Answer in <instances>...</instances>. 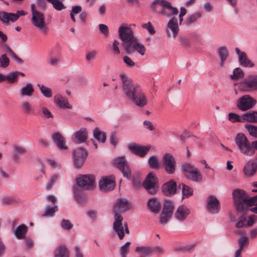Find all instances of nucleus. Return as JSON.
<instances>
[{
  "mask_svg": "<svg viewBox=\"0 0 257 257\" xmlns=\"http://www.w3.org/2000/svg\"><path fill=\"white\" fill-rule=\"evenodd\" d=\"M118 34L126 53L131 54L137 51L141 56L145 55L146 49L144 45L139 42L133 30L128 25L122 24L118 29Z\"/></svg>",
  "mask_w": 257,
  "mask_h": 257,
  "instance_id": "1",
  "label": "nucleus"
},
{
  "mask_svg": "<svg viewBox=\"0 0 257 257\" xmlns=\"http://www.w3.org/2000/svg\"><path fill=\"white\" fill-rule=\"evenodd\" d=\"M151 9L154 12L168 17L172 16L175 17L178 13L176 8L165 0H155L151 4Z\"/></svg>",
  "mask_w": 257,
  "mask_h": 257,
  "instance_id": "2",
  "label": "nucleus"
},
{
  "mask_svg": "<svg viewBox=\"0 0 257 257\" xmlns=\"http://www.w3.org/2000/svg\"><path fill=\"white\" fill-rule=\"evenodd\" d=\"M31 8L32 10V24L42 35H47L50 29L48 24L45 22L44 14L36 9L34 4H32Z\"/></svg>",
  "mask_w": 257,
  "mask_h": 257,
  "instance_id": "3",
  "label": "nucleus"
},
{
  "mask_svg": "<svg viewBox=\"0 0 257 257\" xmlns=\"http://www.w3.org/2000/svg\"><path fill=\"white\" fill-rule=\"evenodd\" d=\"M119 77L122 90L126 98L129 100L141 87L134 83L132 79L124 73L120 74Z\"/></svg>",
  "mask_w": 257,
  "mask_h": 257,
  "instance_id": "4",
  "label": "nucleus"
},
{
  "mask_svg": "<svg viewBox=\"0 0 257 257\" xmlns=\"http://www.w3.org/2000/svg\"><path fill=\"white\" fill-rule=\"evenodd\" d=\"M114 222L112 224L113 229L116 233L119 239L124 238L125 234L130 233L127 222L123 223V217L118 213H115Z\"/></svg>",
  "mask_w": 257,
  "mask_h": 257,
  "instance_id": "5",
  "label": "nucleus"
},
{
  "mask_svg": "<svg viewBox=\"0 0 257 257\" xmlns=\"http://www.w3.org/2000/svg\"><path fill=\"white\" fill-rule=\"evenodd\" d=\"M182 171L184 176L190 180L199 182L202 180V176L198 169L190 163H185L182 165Z\"/></svg>",
  "mask_w": 257,
  "mask_h": 257,
  "instance_id": "6",
  "label": "nucleus"
},
{
  "mask_svg": "<svg viewBox=\"0 0 257 257\" xmlns=\"http://www.w3.org/2000/svg\"><path fill=\"white\" fill-rule=\"evenodd\" d=\"M234 203L236 209L238 211H242L246 209L247 195L243 190L235 189L232 192Z\"/></svg>",
  "mask_w": 257,
  "mask_h": 257,
  "instance_id": "7",
  "label": "nucleus"
},
{
  "mask_svg": "<svg viewBox=\"0 0 257 257\" xmlns=\"http://www.w3.org/2000/svg\"><path fill=\"white\" fill-rule=\"evenodd\" d=\"M238 89L242 91H251L257 90V75L247 76L242 81L236 84Z\"/></svg>",
  "mask_w": 257,
  "mask_h": 257,
  "instance_id": "8",
  "label": "nucleus"
},
{
  "mask_svg": "<svg viewBox=\"0 0 257 257\" xmlns=\"http://www.w3.org/2000/svg\"><path fill=\"white\" fill-rule=\"evenodd\" d=\"M76 183L84 190H91L95 186V177L92 175H81L76 178Z\"/></svg>",
  "mask_w": 257,
  "mask_h": 257,
  "instance_id": "9",
  "label": "nucleus"
},
{
  "mask_svg": "<svg viewBox=\"0 0 257 257\" xmlns=\"http://www.w3.org/2000/svg\"><path fill=\"white\" fill-rule=\"evenodd\" d=\"M72 156L75 167L80 169L83 165L87 157L88 152L84 148H79L73 151Z\"/></svg>",
  "mask_w": 257,
  "mask_h": 257,
  "instance_id": "10",
  "label": "nucleus"
},
{
  "mask_svg": "<svg viewBox=\"0 0 257 257\" xmlns=\"http://www.w3.org/2000/svg\"><path fill=\"white\" fill-rule=\"evenodd\" d=\"M256 103V100L249 95H244L237 100L236 105L239 109L246 111L252 108Z\"/></svg>",
  "mask_w": 257,
  "mask_h": 257,
  "instance_id": "11",
  "label": "nucleus"
},
{
  "mask_svg": "<svg viewBox=\"0 0 257 257\" xmlns=\"http://www.w3.org/2000/svg\"><path fill=\"white\" fill-rule=\"evenodd\" d=\"M157 179L155 177V174L151 172L147 176L143 182V185L144 187L147 190L148 192L154 194L158 190Z\"/></svg>",
  "mask_w": 257,
  "mask_h": 257,
  "instance_id": "12",
  "label": "nucleus"
},
{
  "mask_svg": "<svg viewBox=\"0 0 257 257\" xmlns=\"http://www.w3.org/2000/svg\"><path fill=\"white\" fill-rule=\"evenodd\" d=\"M163 165L168 174H172L176 170V161L174 157L169 153L164 155L162 159Z\"/></svg>",
  "mask_w": 257,
  "mask_h": 257,
  "instance_id": "13",
  "label": "nucleus"
},
{
  "mask_svg": "<svg viewBox=\"0 0 257 257\" xmlns=\"http://www.w3.org/2000/svg\"><path fill=\"white\" fill-rule=\"evenodd\" d=\"M27 15L24 11H18L17 13H7L6 12H0V21L4 24H8L9 22H15L20 17V16H25Z\"/></svg>",
  "mask_w": 257,
  "mask_h": 257,
  "instance_id": "14",
  "label": "nucleus"
},
{
  "mask_svg": "<svg viewBox=\"0 0 257 257\" xmlns=\"http://www.w3.org/2000/svg\"><path fill=\"white\" fill-rule=\"evenodd\" d=\"M115 186V179L113 176H105L100 178L99 181V187L103 192L113 190Z\"/></svg>",
  "mask_w": 257,
  "mask_h": 257,
  "instance_id": "15",
  "label": "nucleus"
},
{
  "mask_svg": "<svg viewBox=\"0 0 257 257\" xmlns=\"http://www.w3.org/2000/svg\"><path fill=\"white\" fill-rule=\"evenodd\" d=\"M179 23L175 17H173L168 22L166 27V34L168 37L175 38L179 32Z\"/></svg>",
  "mask_w": 257,
  "mask_h": 257,
  "instance_id": "16",
  "label": "nucleus"
},
{
  "mask_svg": "<svg viewBox=\"0 0 257 257\" xmlns=\"http://www.w3.org/2000/svg\"><path fill=\"white\" fill-rule=\"evenodd\" d=\"M127 148L130 151L136 155L144 157L147 154L148 151L151 149V146H144L134 143L128 144Z\"/></svg>",
  "mask_w": 257,
  "mask_h": 257,
  "instance_id": "17",
  "label": "nucleus"
},
{
  "mask_svg": "<svg viewBox=\"0 0 257 257\" xmlns=\"http://www.w3.org/2000/svg\"><path fill=\"white\" fill-rule=\"evenodd\" d=\"M114 164L127 179L131 177V172L128 163L123 157H118L114 160Z\"/></svg>",
  "mask_w": 257,
  "mask_h": 257,
  "instance_id": "18",
  "label": "nucleus"
},
{
  "mask_svg": "<svg viewBox=\"0 0 257 257\" xmlns=\"http://www.w3.org/2000/svg\"><path fill=\"white\" fill-rule=\"evenodd\" d=\"M207 210L211 213H218L220 209V202L217 198L213 195L208 197L206 200Z\"/></svg>",
  "mask_w": 257,
  "mask_h": 257,
  "instance_id": "19",
  "label": "nucleus"
},
{
  "mask_svg": "<svg viewBox=\"0 0 257 257\" xmlns=\"http://www.w3.org/2000/svg\"><path fill=\"white\" fill-rule=\"evenodd\" d=\"M129 100L132 101L137 106L140 107H144L147 104V97L141 87Z\"/></svg>",
  "mask_w": 257,
  "mask_h": 257,
  "instance_id": "20",
  "label": "nucleus"
},
{
  "mask_svg": "<svg viewBox=\"0 0 257 257\" xmlns=\"http://www.w3.org/2000/svg\"><path fill=\"white\" fill-rule=\"evenodd\" d=\"M242 172L244 176L246 177H251L254 176L257 172V167L255 164V160L251 159L245 162Z\"/></svg>",
  "mask_w": 257,
  "mask_h": 257,
  "instance_id": "21",
  "label": "nucleus"
},
{
  "mask_svg": "<svg viewBox=\"0 0 257 257\" xmlns=\"http://www.w3.org/2000/svg\"><path fill=\"white\" fill-rule=\"evenodd\" d=\"M162 190L164 194L166 196L175 194L177 190L176 182L173 180H170L163 185Z\"/></svg>",
  "mask_w": 257,
  "mask_h": 257,
  "instance_id": "22",
  "label": "nucleus"
},
{
  "mask_svg": "<svg viewBox=\"0 0 257 257\" xmlns=\"http://www.w3.org/2000/svg\"><path fill=\"white\" fill-rule=\"evenodd\" d=\"M190 213V211L189 208L185 205H182L178 207L174 214V216L177 220L182 222L186 220Z\"/></svg>",
  "mask_w": 257,
  "mask_h": 257,
  "instance_id": "23",
  "label": "nucleus"
},
{
  "mask_svg": "<svg viewBox=\"0 0 257 257\" xmlns=\"http://www.w3.org/2000/svg\"><path fill=\"white\" fill-rule=\"evenodd\" d=\"M131 208V205L126 199H118L116 203L113 207V212L115 213H118V212H124L129 210Z\"/></svg>",
  "mask_w": 257,
  "mask_h": 257,
  "instance_id": "24",
  "label": "nucleus"
},
{
  "mask_svg": "<svg viewBox=\"0 0 257 257\" xmlns=\"http://www.w3.org/2000/svg\"><path fill=\"white\" fill-rule=\"evenodd\" d=\"M88 138V134L86 128H81L79 131L75 132L72 140L73 142L79 144L85 142Z\"/></svg>",
  "mask_w": 257,
  "mask_h": 257,
  "instance_id": "25",
  "label": "nucleus"
},
{
  "mask_svg": "<svg viewBox=\"0 0 257 257\" xmlns=\"http://www.w3.org/2000/svg\"><path fill=\"white\" fill-rule=\"evenodd\" d=\"M54 101L55 104L61 108L71 109L72 108V105L69 104L68 99L59 94L54 96Z\"/></svg>",
  "mask_w": 257,
  "mask_h": 257,
  "instance_id": "26",
  "label": "nucleus"
},
{
  "mask_svg": "<svg viewBox=\"0 0 257 257\" xmlns=\"http://www.w3.org/2000/svg\"><path fill=\"white\" fill-rule=\"evenodd\" d=\"M235 52L238 56L239 62L241 65L248 67H252L254 66V64L247 58L244 52L240 51L238 48H235Z\"/></svg>",
  "mask_w": 257,
  "mask_h": 257,
  "instance_id": "27",
  "label": "nucleus"
},
{
  "mask_svg": "<svg viewBox=\"0 0 257 257\" xmlns=\"http://www.w3.org/2000/svg\"><path fill=\"white\" fill-rule=\"evenodd\" d=\"M52 138L56 145L60 150H64L68 149V147L66 145V141L61 134L55 133L52 135Z\"/></svg>",
  "mask_w": 257,
  "mask_h": 257,
  "instance_id": "28",
  "label": "nucleus"
},
{
  "mask_svg": "<svg viewBox=\"0 0 257 257\" xmlns=\"http://www.w3.org/2000/svg\"><path fill=\"white\" fill-rule=\"evenodd\" d=\"M28 230V226L24 224H22L17 226L13 232L17 238L22 239L25 237Z\"/></svg>",
  "mask_w": 257,
  "mask_h": 257,
  "instance_id": "29",
  "label": "nucleus"
},
{
  "mask_svg": "<svg viewBox=\"0 0 257 257\" xmlns=\"http://www.w3.org/2000/svg\"><path fill=\"white\" fill-rule=\"evenodd\" d=\"M34 92V88L33 84L31 83H27L25 86L19 89V94L21 97H31L33 95Z\"/></svg>",
  "mask_w": 257,
  "mask_h": 257,
  "instance_id": "30",
  "label": "nucleus"
},
{
  "mask_svg": "<svg viewBox=\"0 0 257 257\" xmlns=\"http://www.w3.org/2000/svg\"><path fill=\"white\" fill-rule=\"evenodd\" d=\"M20 108L25 114H30L34 112V108L30 101L28 100H23L20 104Z\"/></svg>",
  "mask_w": 257,
  "mask_h": 257,
  "instance_id": "31",
  "label": "nucleus"
},
{
  "mask_svg": "<svg viewBox=\"0 0 257 257\" xmlns=\"http://www.w3.org/2000/svg\"><path fill=\"white\" fill-rule=\"evenodd\" d=\"M135 251L140 255V257H148L153 254L152 247L151 246H137Z\"/></svg>",
  "mask_w": 257,
  "mask_h": 257,
  "instance_id": "32",
  "label": "nucleus"
},
{
  "mask_svg": "<svg viewBox=\"0 0 257 257\" xmlns=\"http://www.w3.org/2000/svg\"><path fill=\"white\" fill-rule=\"evenodd\" d=\"M217 51L220 59V62L219 63L220 66L223 67L224 62L226 61L228 56V50L226 47L221 46L218 48Z\"/></svg>",
  "mask_w": 257,
  "mask_h": 257,
  "instance_id": "33",
  "label": "nucleus"
},
{
  "mask_svg": "<svg viewBox=\"0 0 257 257\" xmlns=\"http://www.w3.org/2000/svg\"><path fill=\"white\" fill-rule=\"evenodd\" d=\"M69 251L65 246H60L55 250L54 257H69Z\"/></svg>",
  "mask_w": 257,
  "mask_h": 257,
  "instance_id": "34",
  "label": "nucleus"
},
{
  "mask_svg": "<svg viewBox=\"0 0 257 257\" xmlns=\"http://www.w3.org/2000/svg\"><path fill=\"white\" fill-rule=\"evenodd\" d=\"M148 207L154 213L159 212L161 208V204L156 199H151L148 202Z\"/></svg>",
  "mask_w": 257,
  "mask_h": 257,
  "instance_id": "35",
  "label": "nucleus"
},
{
  "mask_svg": "<svg viewBox=\"0 0 257 257\" xmlns=\"http://www.w3.org/2000/svg\"><path fill=\"white\" fill-rule=\"evenodd\" d=\"M27 152L26 149L24 147L20 146H16L14 147V152L13 154V158L15 162H18L19 160V156L24 155Z\"/></svg>",
  "mask_w": 257,
  "mask_h": 257,
  "instance_id": "36",
  "label": "nucleus"
},
{
  "mask_svg": "<svg viewBox=\"0 0 257 257\" xmlns=\"http://www.w3.org/2000/svg\"><path fill=\"white\" fill-rule=\"evenodd\" d=\"M244 122H257V111L247 112L243 114Z\"/></svg>",
  "mask_w": 257,
  "mask_h": 257,
  "instance_id": "37",
  "label": "nucleus"
},
{
  "mask_svg": "<svg viewBox=\"0 0 257 257\" xmlns=\"http://www.w3.org/2000/svg\"><path fill=\"white\" fill-rule=\"evenodd\" d=\"M93 136L94 138L99 142L104 143L106 141L105 134L101 132L98 128L96 127L93 131Z\"/></svg>",
  "mask_w": 257,
  "mask_h": 257,
  "instance_id": "38",
  "label": "nucleus"
},
{
  "mask_svg": "<svg viewBox=\"0 0 257 257\" xmlns=\"http://www.w3.org/2000/svg\"><path fill=\"white\" fill-rule=\"evenodd\" d=\"M246 203V208L248 206H254V207L250 209V211L253 213H257V195L248 198Z\"/></svg>",
  "mask_w": 257,
  "mask_h": 257,
  "instance_id": "39",
  "label": "nucleus"
},
{
  "mask_svg": "<svg viewBox=\"0 0 257 257\" xmlns=\"http://www.w3.org/2000/svg\"><path fill=\"white\" fill-rule=\"evenodd\" d=\"M37 86L44 96L47 98H50L52 96V92L50 88L40 84H38Z\"/></svg>",
  "mask_w": 257,
  "mask_h": 257,
  "instance_id": "40",
  "label": "nucleus"
},
{
  "mask_svg": "<svg viewBox=\"0 0 257 257\" xmlns=\"http://www.w3.org/2000/svg\"><path fill=\"white\" fill-rule=\"evenodd\" d=\"M148 163L150 166L153 169H158L160 166L158 158L155 156H151L149 158Z\"/></svg>",
  "mask_w": 257,
  "mask_h": 257,
  "instance_id": "41",
  "label": "nucleus"
},
{
  "mask_svg": "<svg viewBox=\"0 0 257 257\" xmlns=\"http://www.w3.org/2000/svg\"><path fill=\"white\" fill-rule=\"evenodd\" d=\"M248 242L249 240L247 237L242 235L238 240L239 247L237 250L242 251L243 249L247 246Z\"/></svg>",
  "mask_w": 257,
  "mask_h": 257,
  "instance_id": "42",
  "label": "nucleus"
},
{
  "mask_svg": "<svg viewBox=\"0 0 257 257\" xmlns=\"http://www.w3.org/2000/svg\"><path fill=\"white\" fill-rule=\"evenodd\" d=\"M174 209V203L169 200H166L164 202L162 211L172 215Z\"/></svg>",
  "mask_w": 257,
  "mask_h": 257,
  "instance_id": "43",
  "label": "nucleus"
},
{
  "mask_svg": "<svg viewBox=\"0 0 257 257\" xmlns=\"http://www.w3.org/2000/svg\"><path fill=\"white\" fill-rule=\"evenodd\" d=\"M19 201L15 197H4L1 199V203L4 205H10L17 204Z\"/></svg>",
  "mask_w": 257,
  "mask_h": 257,
  "instance_id": "44",
  "label": "nucleus"
},
{
  "mask_svg": "<svg viewBox=\"0 0 257 257\" xmlns=\"http://www.w3.org/2000/svg\"><path fill=\"white\" fill-rule=\"evenodd\" d=\"M228 119L232 122H244L243 114L241 115H239L236 113L232 112L229 113L228 114Z\"/></svg>",
  "mask_w": 257,
  "mask_h": 257,
  "instance_id": "45",
  "label": "nucleus"
},
{
  "mask_svg": "<svg viewBox=\"0 0 257 257\" xmlns=\"http://www.w3.org/2000/svg\"><path fill=\"white\" fill-rule=\"evenodd\" d=\"M18 75V73L14 71L11 72L7 75H5L6 80L9 83H14L17 81Z\"/></svg>",
  "mask_w": 257,
  "mask_h": 257,
  "instance_id": "46",
  "label": "nucleus"
},
{
  "mask_svg": "<svg viewBox=\"0 0 257 257\" xmlns=\"http://www.w3.org/2000/svg\"><path fill=\"white\" fill-rule=\"evenodd\" d=\"M244 77L243 71L239 68H236L233 70V74L230 75L232 80H237Z\"/></svg>",
  "mask_w": 257,
  "mask_h": 257,
  "instance_id": "47",
  "label": "nucleus"
},
{
  "mask_svg": "<svg viewBox=\"0 0 257 257\" xmlns=\"http://www.w3.org/2000/svg\"><path fill=\"white\" fill-rule=\"evenodd\" d=\"M130 244L131 242L127 241L121 246L120 254L121 257H127L126 255L129 252Z\"/></svg>",
  "mask_w": 257,
  "mask_h": 257,
  "instance_id": "48",
  "label": "nucleus"
},
{
  "mask_svg": "<svg viewBox=\"0 0 257 257\" xmlns=\"http://www.w3.org/2000/svg\"><path fill=\"white\" fill-rule=\"evenodd\" d=\"M10 64V59L7 55L4 54L0 57V67L5 68Z\"/></svg>",
  "mask_w": 257,
  "mask_h": 257,
  "instance_id": "49",
  "label": "nucleus"
},
{
  "mask_svg": "<svg viewBox=\"0 0 257 257\" xmlns=\"http://www.w3.org/2000/svg\"><path fill=\"white\" fill-rule=\"evenodd\" d=\"M48 2L51 3L55 9L58 11H61L65 8L63 3L58 0H47Z\"/></svg>",
  "mask_w": 257,
  "mask_h": 257,
  "instance_id": "50",
  "label": "nucleus"
},
{
  "mask_svg": "<svg viewBox=\"0 0 257 257\" xmlns=\"http://www.w3.org/2000/svg\"><path fill=\"white\" fill-rule=\"evenodd\" d=\"M193 189L187 186L182 184V194L184 197H188L193 194Z\"/></svg>",
  "mask_w": 257,
  "mask_h": 257,
  "instance_id": "51",
  "label": "nucleus"
},
{
  "mask_svg": "<svg viewBox=\"0 0 257 257\" xmlns=\"http://www.w3.org/2000/svg\"><path fill=\"white\" fill-rule=\"evenodd\" d=\"M246 218L244 216H240L237 220L235 227L238 228L246 227Z\"/></svg>",
  "mask_w": 257,
  "mask_h": 257,
  "instance_id": "52",
  "label": "nucleus"
},
{
  "mask_svg": "<svg viewBox=\"0 0 257 257\" xmlns=\"http://www.w3.org/2000/svg\"><path fill=\"white\" fill-rule=\"evenodd\" d=\"M58 210L57 206L47 208L43 214V216H52L54 213Z\"/></svg>",
  "mask_w": 257,
  "mask_h": 257,
  "instance_id": "53",
  "label": "nucleus"
},
{
  "mask_svg": "<svg viewBox=\"0 0 257 257\" xmlns=\"http://www.w3.org/2000/svg\"><path fill=\"white\" fill-rule=\"evenodd\" d=\"M201 15L199 13H196L190 16L186 21V24L188 26L195 23L200 17Z\"/></svg>",
  "mask_w": 257,
  "mask_h": 257,
  "instance_id": "54",
  "label": "nucleus"
},
{
  "mask_svg": "<svg viewBox=\"0 0 257 257\" xmlns=\"http://www.w3.org/2000/svg\"><path fill=\"white\" fill-rule=\"evenodd\" d=\"M172 215L162 211L161 214L160 222L162 224H165L171 217Z\"/></svg>",
  "mask_w": 257,
  "mask_h": 257,
  "instance_id": "55",
  "label": "nucleus"
},
{
  "mask_svg": "<svg viewBox=\"0 0 257 257\" xmlns=\"http://www.w3.org/2000/svg\"><path fill=\"white\" fill-rule=\"evenodd\" d=\"M25 248L27 251H29L34 246V242L33 239L29 237L25 239Z\"/></svg>",
  "mask_w": 257,
  "mask_h": 257,
  "instance_id": "56",
  "label": "nucleus"
},
{
  "mask_svg": "<svg viewBox=\"0 0 257 257\" xmlns=\"http://www.w3.org/2000/svg\"><path fill=\"white\" fill-rule=\"evenodd\" d=\"M142 27L144 29L147 30L148 32L151 35L155 34L156 32L154 28L150 22L147 23L142 24Z\"/></svg>",
  "mask_w": 257,
  "mask_h": 257,
  "instance_id": "57",
  "label": "nucleus"
},
{
  "mask_svg": "<svg viewBox=\"0 0 257 257\" xmlns=\"http://www.w3.org/2000/svg\"><path fill=\"white\" fill-rule=\"evenodd\" d=\"M245 128L251 136L257 137V127L248 124L245 126Z\"/></svg>",
  "mask_w": 257,
  "mask_h": 257,
  "instance_id": "58",
  "label": "nucleus"
},
{
  "mask_svg": "<svg viewBox=\"0 0 257 257\" xmlns=\"http://www.w3.org/2000/svg\"><path fill=\"white\" fill-rule=\"evenodd\" d=\"M75 257H84L82 249L79 245H75L73 247Z\"/></svg>",
  "mask_w": 257,
  "mask_h": 257,
  "instance_id": "59",
  "label": "nucleus"
},
{
  "mask_svg": "<svg viewBox=\"0 0 257 257\" xmlns=\"http://www.w3.org/2000/svg\"><path fill=\"white\" fill-rule=\"evenodd\" d=\"M58 179V176L57 175H53L51 179L48 181V184L46 185V189L47 190H49L52 189L54 185V184L56 182Z\"/></svg>",
  "mask_w": 257,
  "mask_h": 257,
  "instance_id": "60",
  "label": "nucleus"
},
{
  "mask_svg": "<svg viewBox=\"0 0 257 257\" xmlns=\"http://www.w3.org/2000/svg\"><path fill=\"white\" fill-rule=\"evenodd\" d=\"M41 112L43 116L47 118H53L54 117L51 111L45 106L41 107Z\"/></svg>",
  "mask_w": 257,
  "mask_h": 257,
  "instance_id": "61",
  "label": "nucleus"
},
{
  "mask_svg": "<svg viewBox=\"0 0 257 257\" xmlns=\"http://www.w3.org/2000/svg\"><path fill=\"white\" fill-rule=\"evenodd\" d=\"M61 225L63 228L66 230H70L73 227L72 224L69 220L64 219L62 220Z\"/></svg>",
  "mask_w": 257,
  "mask_h": 257,
  "instance_id": "62",
  "label": "nucleus"
},
{
  "mask_svg": "<svg viewBox=\"0 0 257 257\" xmlns=\"http://www.w3.org/2000/svg\"><path fill=\"white\" fill-rule=\"evenodd\" d=\"M96 54L97 51L94 50L88 52L86 55V61L89 62H91L95 58Z\"/></svg>",
  "mask_w": 257,
  "mask_h": 257,
  "instance_id": "63",
  "label": "nucleus"
},
{
  "mask_svg": "<svg viewBox=\"0 0 257 257\" xmlns=\"http://www.w3.org/2000/svg\"><path fill=\"white\" fill-rule=\"evenodd\" d=\"M257 221L256 215H250L248 217V220L246 219V227H250L253 225Z\"/></svg>",
  "mask_w": 257,
  "mask_h": 257,
  "instance_id": "64",
  "label": "nucleus"
}]
</instances>
